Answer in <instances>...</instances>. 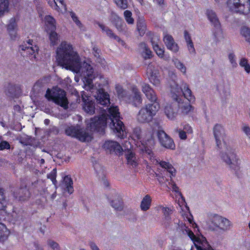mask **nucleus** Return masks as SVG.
Masks as SVG:
<instances>
[{
    "label": "nucleus",
    "mask_w": 250,
    "mask_h": 250,
    "mask_svg": "<svg viewBox=\"0 0 250 250\" xmlns=\"http://www.w3.org/2000/svg\"><path fill=\"white\" fill-rule=\"evenodd\" d=\"M56 52V62L59 65L80 74L83 77L84 88L87 90H94L93 80L95 76L89 61L82 59L72 45L65 41L61 43Z\"/></svg>",
    "instance_id": "1"
},
{
    "label": "nucleus",
    "mask_w": 250,
    "mask_h": 250,
    "mask_svg": "<svg viewBox=\"0 0 250 250\" xmlns=\"http://www.w3.org/2000/svg\"><path fill=\"white\" fill-rule=\"evenodd\" d=\"M119 109L117 106H111L108 109L109 115L103 113L100 117H95L87 123L88 129L81 128L80 126H70L65 129L67 135L76 138L82 142H88L92 139L91 131L96 130L102 131L106 125V120L109 118L111 121V128L120 138L126 136V131L123 123L119 120Z\"/></svg>",
    "instance_id": "2"
},
{
    "label": "nucleus",
    "mask_w": 250,
    "mask_h": 250,
    "mask_svg": "<svg viewBox=\"0 0 250 250\" xmlns=\"http://www.w3.org/2000/svg\"><path fill=\"white\" fill-rule=\"evenodd\" d=\"M213 135L216 144L218 148L221 149L220 157L229 168L236 173L240 171L241 160L236 155L235 150L225 142L226 137L223 126L216 124L213 127Z\"/></svg>",
    "instance_id": "3"
},
{
    "label": "nucleus",
    "mask_w": 250,
    "mask_h": 250,
    "mask_svg": "<svg viewBox=\"0 0 250 250\" xmlns=\"http://www.w3.org/2000/svg\"><path fill=\"white\" fill-rule=\"evenodd\" d=\"M151 154V159L150 158V156L149 155H148V158L152 161V162L155 165H159L162 168L167 169L168 172L170 174V180L169 181H167V182L166 183V186L169 189H171L173 192L177 194L182 198H183L182 194L179 191V188L172 179V178L176 175V169L169 162L160 161V160H158L155 158V157L154 156L152 151Z\"/></svg>",
    "instance_id": "4"
},
{
    "label": "nucleus",
    "mask_w": 250,
    "mask_h": 250,
    "mask_svg": "<svg viewBox=\"0 0 250 250\" xmlns=\"http://www.w3.org/2000/svg\"><path fill=\"white\" fill-rule=\"evenodd\" d=\"M141 130L140 128H135L133 130L132 138L134 140L137 147L143 152H145L151 159V150L153 148L155 142L152 135L147 140L141 139Z\"/></svg>",
    "instance_id": "5"
},
{
    "label": "nucleus",
    "mask_w": 250,
    "mask_h": 250,
    "mask_svg": "<svg viewBox=\"0 0 250 250\" xmlns=\"http://www.w3.org/2000/svg\"><path fill=\"white\" fill-rule=\"evenodd\" d=\"M45 97L48 100L53 101L55 104L64 109L68 108V102L66 97V92L60 88L56 87L51 90L48 89L45 94Z\"/></svg>",
    "instance_id": "6"
},
{
    "label": "nucleus",
    "mask_w": 250,
    "mask_h": 250,
    "mask_svg": "<svg viewBox=\"0 0 250 250\" xmlns=\"http://www.w3.org/2000/svg\"><path fill=\"white\" fill-rule=\"evenodd\" d=\"M160 108L159 104H148L142 107L137 115V120L141 123L150 122Z\"/></svg>",
    "instance_id": "7"
},
{
    "label": "nucleus",
    "mask_w": 250,
    "mask_h": 250,
    "mask_svg": "<svg viewBox=\"0 0 250 250\" xmlns=\"http://www.w3.org/2000/svg\"><path fill=\"white\" fill-rule=\"evenodd\" d=\"M170 91L173 94L172 97H176V95L178 96V94H180L181 92L184 97L188 100L189 103L193 102L195 101V97L193 95L191 90L189 89L188 85L183 82L181 83V86L179 87L178 84L173 82L170 84Z\"/></svg>",
    "instance_id": "8"
},
{
    "label": "nucleus",
    "mask_w": 250,
    "mask_h": 250,
    "mask_svg": "<svg viewBox=\"0 0 250 250\" xmlns=\"http://www.w3.org/2000/svg\"><path fill=\"white\" fill-rule=\"evenodd\" d=\"M227 4L232 12L245 15L250 13V0H228Z\"/></svg>",
    "instance_id": "9"
},
{
    "label": "nucleus",
    "mask_w": 250,
    "mask_h": 250,
    "mask_svg": "<svg viewBox=\"0 0 250 250\" xmlns=\"http://www.w3.org/2000/svg\"><path fill=\"white\" fill-rule=\"evenodd\" d=\"M147 75L148 80L155 87H160L161 85V79L159 69L149 64L147 68Z\"/></svg>",
    "instance_id": "10"
},
{
    "label": "nucleus",
    "mask_w": 250,
    "mask_h": 250,
    "mask_svg": "<svg viewBox=\"0 0 250 250\" xmlns=\"http://www.w3.org/2000/svg\"><path fill=\"white\" fill-rule=\"evenodd\" d=\"M157 135L159 142L163 146L170 149L175 148L173 141L164 131H159Z\"/></svg>",
    "instance_id": "11"
},
{
    "label": "nucleus",
    "mask_w": 250,
    "mask_h": 250,
    "mask_svg": "<svg viewBox=\"0 0 250 250\" xmlns=\"http://www.w3.org/2000/svg\"><path fill=\"white\" fill-rule=\"evenodd\" d=\"M142 91L145 95L148 101L152 104H159L157 102V95L154 89L147 83H143L142 85Z\"/></svg>",
    "instance_id": "12"
},
{
    "label": "nucleus",
    "mask_w": 250,
    "mask_h": 250,
    "mask_svg": "<svg viewBox=\"0 0 250 250\" xmlns=\"http://www.w3.org/2000/svg\"><path fill=\"white\" fill-rule=\"evenodd\" d=\"M82 97L83 100V108L85 112L90 115L95 113V107L94 103L90 98L85 94L84 91L82 93Z\"/></svg>",
    "instance_id": "13"
},
{
    "label": "nucleus",
    "mask_w": 250,
    "mask_h": 250,
    "mask_svg": "<svg viewBox=\"0 0 250 250\" xmlns=\"http://www.w3.org/2000/svg\"><path fill=\"white\" fill-rule=\"evenodd\" d=\"M178 104V110L179 113L182 115H187L193 110V106L189 103L184 102L180 97L177 96L174 97V99Z\"/></svg>",
    "instance_id": "14"
},
{
    "label": "nucleus",
    "mask_w": 250,
    "mask_h": 250,
    "mask_svg": "<svg viewBox=\"0 0 250 250\" xmlns=\"http://www.w3.org/2000/svg\"><path fill=\"white\" fill-rule=\"evenodd\" d=\"M103 147L107 152L109 153H120L123 150V148L116 141H105Z\"/></svg>",
    "instance_id": "15"
},
{
    "label": "nucleus",
    "mask_w": 250,
    "mask_h": 250,
    "mask_svg": "<svg viewBox=\"0 0 250 250\" xmlns=\"http://www.w3.org/2000/svg\"><path fill=\"white\" fill-rule=\"evenodd\" d=\"M97 102L103 105H107L110 103L109 96L102 88L97 90L96 94L94 95Z\"/></svg>",
    "instance_id": "16"
},
{
    "label": "nucleus",
    "mask_w": 250,
    "mask_h": 250,
    "mask_svg": "<svg viewBox=\"0 0 250 250\" xmlns=\"http://www.w3.org/2000/svg\"><path fill=\"white\" fill-rule=\"evenodd\" d=\"M222 216L217 214H211L208 222V227L211 230H219Z\"/></svg>",
    "instance_id": "17"
},
{
    "label": "nucleus",
    "mask_w": 250,
    "mask_h": 250,
    "mask_svg": "<svg viewBox=\"0 0 250 250\" xmlns=\"http://www.w3.org/2000/svg\"><path fill=\"white\" fill-rule=\"evenodd\" d=\"M211 37L212 40L215 43L221 42L224 40L225 39V34L221 25L212 27L211 30Z\"/></svg>",
    "instance_id": "18"
},
{
    "label": "nucleus",
    "mask_w": 250,
    "mask_h": 250,
    "mask_svg": "<svg viewBox=\"0 0 250 250\" xmlns=\"http://www.w3.org/2000/svg\"><path fill=\"white\" fill-rule=\"evenodd\" d=\"M164 42L167 49L173 52H177L179 50L177 44L174 42L172 36L166 33H164Z\"/></svg>",
    "instance_id": "19"
},
{
    "label": "nucleus",
    "mask_w": 250,
    "mask_h": 250,
    "mask_svg": "<svg viewBox=\"0 0 250 250\" xmlns=\"http://www.w3.org/2000/svg\"><path fill=\"white\" fill-rule=\"evenodd\" d=\"M99 26L103 32H104L109 38L115 40L122 46H125V42L121 40L118 36H116L111 30L109 29L107 27L105 26L104 25L100 23L99 24Z\"/></svg>",
    "instance_id": "20"
},
{
    "label": "nucleus",
    "mask_w": 250,
    "mask_h": 250,
    "mask_svg": "<svg viewBox=\"0 0 250 250\" xmlns=\"http://www.w3.org/2000/svg\"><path fill=\"white\" fill-rule=\"evenodd\" d=\"M182 205H180V213L184 220L188 221L190 224H192L193 217L190 214L189 208L185 205L184 201H182Z\"/></svg>",
    "instance_id": "21"
},
{
    "label": "nucleus",
    "mask_w": 250,
    "mask_h": 250,
    "mask_svg": "<svg viewBox=\"0 0 250 250\" xmlns=\"http://www.w3.org/2000/svg\"><path fill=\"white\" fill-rule=\"evenodd\" d=\"M177 105L175 104H168L165 108V113L167 117L170 120H174L178 113Z\"/></svg>",
    "instance_id": "22"
},
{
    "label": "nucleus",
    "mask_w": 250,
    "mask_h": 250,
    "mask_svg": "<svg viewBox=\"0 0 250 250\" xmlns=\"http://www.w3.org/2000/svg\"><path fill=\"white\" fill-rule=\"evenodd\" d=\"M206 15L213 27L221 25L216 14L213 10L209 9L207 10L206 11Z\"/></svg>",
    "instance_id": "23"
},
{
    "label": "nucleus",
    "mask_w": 250,
    "mask_h": 250,
    "mask_svg": "<svg viewBox=\"0 0 250 250\" xmlns=\"http://www.w3.org/2000/svg\"><path fill=\"white\" fill-rule=\"evenodd\" d=\"M125 156L128 165L132 167H135L137 166V159L132 150L126 151L125 152Z\"/></svg>",
    "instance_id": "24"
},
{
    "label": "nucleus",
    "mask_w": 250,
    "mask_h": 250,
    "mask_svg": "<svg viewBox=\"0 0 250 250\" xmlns=\"http://www.w3.org/2000/svg\"><path fill=\"white\" fill-rule=\"evenodd\" d=\"M48 4L54 10L59 12H62L65 10L63 0H48Z\"/></svg>",
    "instance_id": "25"
},
{
    "label": "nucleus",
    "mask_w": 250,
    "mask_h": 250,
    "mask_svg": "<svg viewBox=\"0 0 250 250\" xmlns=\"http://www.w3.org/2000/svg\"><path fill=\"white\" fill-rule=\"evenodd\" d=\"M44 23L46 32L56 30V21L52 16H46L44 18Z\"/></svg>",
    "instance_id": "26"
},
{
    "label": "nucleus",
    "mask_w": 250,
    "mask_h": 250,
    "mask_svg": "<svg viewBox=\"0 0 250 250\" xmlns=\"http://www.w3.org/2000/svg\"><path fill=\"white\" fill-rule=\"evenodd\" d=\"M179 136L182 140H186L187 138V135L191 134L193 133V130L190 125L188 124L183 125L182 129H179L178 130Z\"/></svg>",
    "instance_id": "27"
},
{
    "label": "nucleus",
    "mask_w": 250,
    "mask_h": 250,
    "mask_svg": "<svg viewBox=\"0 0 250 250\" xmlns=\"http://www.w3.org/2000/svg\"><path fill=\"white\" fill-rule=\"evenodd\" d=\"M152 203V198L149 194L146 195L142 199L140 203V208L142 211L148 210Z\"/></svg>",
    "instance_id": "28"
},
{
    "label": "nucleus",
    "mask_w": 250,
    "mask_h": 250,
    "mask_svg": "<svg viewBox=\"0 0 250 250\" xmlns=\"http://www.w3.org/2000/svg\"><path fill=\"white\" fill-rule=\"evenodd\" d=\"M133 97L130 99L129 102L132 103L135 106L139 105L142 102V99L139 90L136 87L132 88Z\"/></svg>",
    "instance_id": "29"
},
{
    "label": "nucleus",
    "mask_w": 250,
    "mask_h": 250,
    "mask_svg": "<svg viewBox=\"0 0 250 250\" xmlns=\"http://www.w3.org/2000/svg\"><path fill=\"white\" fill-rule=\"evenodd\" d=\"M220 226L219 230L223 231H227L231 229L232 228V223L228 219L222 216Z\"/></svg>",
    "instance_id": "30"
},
{
    "label": "nucleus",
    "mask_w": 250,
    "mask_h": 250,
    "mask_svg": "<svg viewBox=\"0 0 250 250\" xmlns=\"http://www.w3.org/2000/svg\"><path fill=\"white\" fill-rule=\"evenodd\" d=\"M146 25L145 20L143 18H139L137 21V30L141 36L145 35L146 31Z\"/></svg>",
    "instance_id": "31"
},
{
    "label": "nucleus",
    "mask_w": 250,
    "mask_h": 250,
    "mask_svg": "<svg viewBox=\"0 0 250 250\" xmlns=\"http://www.w3.org/2000/svg\"><path fill=\"white\" fill-rule=\"evenodd\" d=\"M10 233V232L6 226L0 223V242H3L6 241Z\"/></svg>",
    "instance_id": "32"
},
{
    "label": "nucleus",
    "mask_w": 250,
    "mask_h": 250,
    "mask_svg": "<svg viewBox=\"0 0 250 250\" xmlns=\"http://www.w3.org/2000/svg\"><path fill=\"white\" fill-rule=\"evenodd\" d=\"M139 50L142 56L145 59H150L152 57V52L145 43L139 45Z\"/></svg>",
    "instance_id": "33"
},
{
    "label": "nucleus",
    "mask_w": 250,
    "mask_h": 250,
    "mask_svg": "<svg viewBox=\"0 0 250 250\" xmlns=\"http://www.w3.org/2000/svg\"><path fill=\"white\" fill-rule=\"evenodd\" d=\"M7 28L9 34L11 36H15L17 30V25L15 19L12 18L9 20Z\"/></svg>",
    "instance_id": "34"
},
{
    "label": "nucleus",
    "mask_w": 250,
    "mask_h": 250,
    "mask_svg": "<svg viewBox=\"0 0 250 250\" xmlns=\"http://www.w3.org/2000/svg\"><path fill=\"white\" fill-rule=\"evenodd\" d=\"M239 64L240 66L247 73H250V63L246 58H242L240 59Z\"/></svg>",
    "instance_id": "35"
},
{
    "label": "nucleus",
    "mask_w": 250,
    "mask_h": 250,
    "mask_svg": "<svg viewBox=\"0 0 250 250\" xmlns=\"http://www.w3.org/2000/svg\"><path fill=\"white\" fill-rule=\"evenodd\" d=\"M111 206L116 210L121 211L123 209L124 205L122 200L120 198H117L111 201Z\"/></svg>",
    "instance_id": "36"
},
{
    "label": "nucleus",
    "mask_w": 250,
    "mask_h": 250,
    "mask_svg": "<svg viewBox=\"0 0 250 250\" xmlns=\"http://www.w3.org/2000/svg\"><path fill=\"white\" fill-rule=\"evenodd\" d=\"M63 183L67 192L69 194H71L73 192V181L71 178L68 176L64 177Z\"/></svg>",
    "instance_id": "37"
},
{
    "label": "nucleus",
    "mask_w": 250,
    "mask_h": 250,
    "mask_svg": "<svg viewBox=\"0 0 250 250\" xmlns=\"http://www.w3.org/2000/svg\"><path fill=\"white\" fill-rule=\"evenodd\" d=\"M172 62L175 66L183 74H186L187 68L185 64L176 58H174Z\"/></svg>",
    "instance_id": "38"
},
{
    "label": "nucleus",
    "mask_w": 250,
    "mask_h": 250,
    "mask_svg": "<svg viewBox=\"0 0 250 250\" xmlns=\"http://www.w3.org/2000/svg\"><path fill=\"white\" fill-rule=\"evenodd\" d=\"M156 211H159L161 210L163 214V217L169 216L172 213V210L168 207H164L162 205H158L155 208Z\"/></svg>",
    "instance_id": "39"
},
{
    "label": "nucleus",
    "mask_w": 250,
    "mask_h": 250,
    "mask_svg": "<svg viewBox=\"0 0 250 250\" xmlns=\"http://www.w3.org/2000/svg\"><path fill=\"white\" fill-rule=\"evenodd\" d=\"M47 32L49 34V38L51 44L52 45H56L59 40L58 34L55 32V30L50 31Z\"/></svg>",
    "instance_id": "40"
},
{
    "label": "nucleus",
    "mask_w": 250,
    "mask_h": 250,
    "mask_svg": "<svg viewBox=\"0 0 250 250\" xmlns=\"http://www.w3.org/2000/svg\"><path fill=\"white\" fill-rule=\"evenodd\" d=\"M22 50H24V49L22 48ZM25 50L26 51L27 53H28L29 55H31V59H35L36 58V54L38 53V47L35 45L32 46H28L26 47L25 49Z\"/></svg>",
    "instance_id": "41"
},
{
    "label": "nucleus",
    "mask_w": 250,
    "mask_h": 250,
    "mask_svg": "<svg viewBox=\"0 0 250 250\" xmlns=\"http://www.w3.org/2000/svg\"><path fill=\"white\" fill-rule=\"evenodd\" d=\"M9 7L8 0H0V17L5 12L8 11Z\"/></svg>",
    "instance_id": "42"
},
{
    "label": "nucleus",
    "mask_w": 250,
    "mask_h": 250,
    "mask_svg": "<svg viewBox=\"0 0 250 250\" xmlns=\"http://www.w3.org/2000/svg\"><path fill=\"white\" fill-rule=\"evenodd\" d=\"M154 50L157 55L161 58H164V50L163 48L160 47L157 43L152 42Z\"/></svg>",
    "instance_id": "43"
},
{
    "label": "nucleus",
    "mask_w": 250,
    "mask_h": 250,
    "mask_svg": "<svg viewBox=\"0 0 250 250\" xmlns=\"http://www.w3.org/2000/svg\"><path fill=\"white\" fill-rule=\"evenodd\" d=\"M124 16L126 22L128 24H133L134 20L132 17V12L129 10H125L124 12Z\"/></svg>",
    "instance_id": "44"
},
{
    "label": "nucleus",
    "mask_w": 250,
    "mask_h": 250,
    "mask_svg": "<svg viewBox=\"0 0 250 250\" xmlns=\"http://www.w3.org/2000/svg\"><path fill=\"white\" fill-rule=\"evenodd\" d=\"M70 16L73 21L75 23L77 27L81 30L84 31L85 30L84 26H83L82 22L79 20L76 14L73 12L70 13Z\"/></svg>",
    "instance_id": "45"
},
{
    "label": "nucleus",
    "mask_w": 250,
    "mask_h": 250,
    "mask_svg": "<svg viewBox=\"0 0 250 250\" xmlns=\"http://www.w3.org/2000/svg\"><path fill=\"white\" fill-rule=\"evenodd\" d=\"M241 34L246 41L250 43V28L244 27L241 29Z\"/></svg>",
    "instance_id": "46"
},
{
    "label": "nucleus",
    "mask_w": 250,
    "mask_h": 250,
    "mask_svg": "<svg viewBox=\"0 0 250 250\" xmlns=\"http://www.w3.org/2000/svg\"><path fill=\"white\" fill-rule=\"evenodd\" d=\"M161 224L166 228L172 227V220L170 216L163 217L161 221Z\"/></svg>",
    "instance_id": "47"
},
{
    "label": "nucleus",
    "mask_w": 250,
    "mask_h": 250,
    "mask_svg": "<svg viewBox=\"0 0 250 250\" xmlns=\"http://www.w3.org/2000/svg\"><path fill=\"white\" fill-rule=\"evenodd\" d=\"M113 1L118 7L122 9H125L128 7L127 0H113Z\"/></svg>",
    "instance_id": "48"
},
{
    "label": "nucleus",
    "mask_w": 250,
    "mask_h": 250,
    "mask_svg": "<svg viewBox=\"0 0 250 250\" xmlns=\"http://www.w3.org/2000/svg\"><path fill=\"white\" fill-rule=\"evenodd\" d=\"M47 245L53 250H60L59 245L53 240L50 239L47 240Z\"/></svg>",
    "instance_id": "49"
},
{
    "label": "nucleus",
    "mask_w": 250,
    "mask_h": 250,
    "mask_svg": "<svg viewBox=\"0 0 250 250\" xmlns=\"http://www.w3.org/2000/svg\"><path fill=\"white\" fill-rule=\"evenodd\" d=\"M115 16V21H113L114 24H115L117 29L121 31L122 30V25L123 24L122 19L117 15H114Z\"/></svg>",
    "instance_id": "50"
},
{
    "label": "nucleus",
    "mask_w": 250,
    "mask_h": 250,
    "mask_svg": "<svg viewBox=\"0 0 250 250\" xmlns=\"http://www.w3.org/2000/svg\"><path fill=\"white\" fill-rule=\"evenodd\" d=\"M228 59L229 60L231 63V65L233 67H236L237 65L236 60V56L234 53L233 52H230L228 54Z\"/></svg>",
    "instance_id": "51"
},
{
    "label": "nucleus",
    "mask_w": 250,
    "mask_h": 250,
    "mask_svg": "<svg viewBox=\"0 0 250 250\" xmlns=\"http://www.w3.org/2000/svg\"><path fill=\"white\" fill-rule=\"evenodd\" d=\"M20 192L23 193V195H20L19 198L21 200H25L29 197V192L26 188L20 189Z\"/></svg>",
    "instance_id": "52"
},
{
    "label": "nucleus",
    "mask_w": 250,
    "mask_h": 250,
    "mask_svg": "<svg viewBox=\"0 0 250 250\" xmlns=\"http://www.w3.org/2000/svg\"><path fill=\"white\" fill-rule=\"evenodd\" d=\"M241 128L245 135L250 140V126L248 125L244 124Z\"/></svg>",
    "instance_id": "53"
},
{
    "label": "nucleus",
    "mask_w": 250,
    "mask_h": 250,
    "mask_svg": "<svg viewBox=\"0 0 250 250\" xmlns=\"http://www.w3.org/2000/svg\"><path fill=\"white\" fill-rule=\"evenodd\" d=\"M56 170L55 169H54L49 174L47 175V178L50 179L53 182V183L55 185L56 183Z\"/></svg>",
    "instance_id": "54"
},
{
    "label": "nucleus",
    "mask_w": 250,
    "mask_h": 250,
    "mask_svg": "<svg viewBox=\"0 0 250 250\" xmlns=\"http://www.w3.org/2000/svg\"><path fill=\"white\" fill-rule=\"evenodd\" d=\"M10 148V145L9 143L5 141H3L0 143V150L4 149H9Z\"/></svg>",
    "instance_id": "55"
},
{
    "label": "nucleus",
    "mask_w": 250,
    "mask_h": 250,
    "mask_svg": "<svg viewBox=\"0 0 250 250\" xmlns=\"http://www.w3.org/2000/svg\"><path fill=\"white\" fill-rule=\"evenodd\" d=\"M5 207V200L3 193L0 191V210H3Z\"/></svg>",
    "instance_id": "56"
},
{
    "label": "nucleus",
    "mask_w": 250,
    "mask_h": 250,
    "mask_svg": "<svg viewBox=\"0 0 250 250\" xmlns=\"http://www.w3.org/2000/svg\"><path fill=\"white\" fill-rule=\"evenodd\" d=\"M123 147L124 148L125 152L126 151L132 150V146L131 145L130 142L128 141H125L123 145Z\"/></svg>",
    "instance_id": "57"
},
{
    "label": "nucleus",
    "mask_w": 250,
    "mask_h": 250,
    "mask_svg": "<svg viewBox=\"0 0 250 250\" xmlns=\"http://www.w3.org/2000/svg\"><path fill=\"white\" fill-rule=\"evenodd\" d=\"M116 90L119 96L123 97L124 96L125 91L121 85H118L116 86Z\"/></svg>",
    "instance_id": "58"
},
{
    "label": "nucleus",
    "mask_w": 250,
    "mask_h": 250,
    "mask_svg": "<svg viewBox=\"0 0 250 250\" xmlns=\"http://www.w3.org/2000/svg\"><path fill=\"white\" fill-rule=\"evenodd\" d=\"M187 47L190 54H193L195 52V48L192 41L187 42Z\"/></svg>",
    "instance_id": "59"
},
{
    "label": "nucleus",
    "mask_w": 250,
    "mask_h": 250,
    "mask_svg": "<svg viewBox=\"0 0 250 250\" xmlns=\"http://www.w3.org/2000/svg\"><path fill=\"white\" fill-rule=\"evenodd\" d=\"M184 38L187 43L192 42L190 36L187 31L184 32Z\"/></svg>",
    "instance_id": "60"
},
{
    "label": "nucleus",
    "mask_w": 250,
    "mask_h": 250,
    "mask_svg": "<svg viewBox=\"0 0 250 250\" xmlns=\"http://www.w3.org/2000/svg\"><path fill=\"white\" fill-rule=\"evenodd\" d=\"M89 246L92 250H100L98 246L93 242H91Z\"/></svg>",
    "instance_id": "61"
},
{
    "label": "nucleus",
    "mask_w": 250,
    "mask_h": 250,
    "mask_svg": "<svg viewBox=\"0 0 250 250\" xmlns=\"http://www.w3.org/2000/svg\"><path fill=\"white\" fill-rule=\"evenodd\" d=\"M156 178L157 180L159 181L160 184H162L164 182V179L163 177H161L160 175L156 174Z\"/></svg>",
    "instance_id": "62"
},
{
    "label": "nucleus",
    "mask_w": 250,
    "mask_h": 250,
    "mask_svg": "<svg viewBox=\"0 0 250 250\" xmlns=\"http://www.w3.org/2000/svg\"><path fill=\"white\" fill-rule=\"evenodd\" d=\"M154 1L159 4V5H161V4L163 3V2H164V0H153Z\"/></svg>",
    "instance_id": "63"
},
{
    "label": "nucleus",
    "mask_w": 250,
    "mask_h": 250,
    "mask_svg": "<svg viewBox=\"0 0 250 250\" xmlns=\"http://www.w3.org/2000/svg\"><path fill=\"white\" fill-rule=\"evenodd\" d=\"M49 120L48 119H45L44 120V123L46 124V125H48L49 123Z\"/></svg>",
    "instance_id": "64"
}]
</instances>
